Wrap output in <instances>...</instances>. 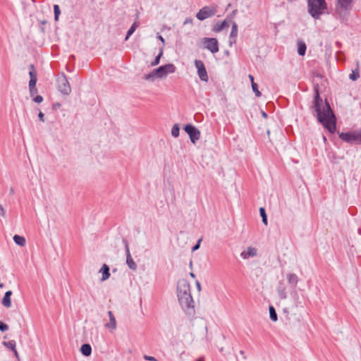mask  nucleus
<instances>
[{"label":"nucleus","mask_w":361,"mask_h":361,"mask_svg":"<svg viewBox=\"0 0 361 361\" xmlns=\"http://www.w3.org/2000/svg\"><path fill=\"white\" fill-rule=\"evenodd\" d=\"M312 108L314 110L318 121L322 123L330 133H334L336 126V116L329 104L326 101L323 102L317 90H315Z\"/></svg>","instance_id":"1"},{"label":"nucleus","mask_w":361,"mask_h":361,"mask_svg":"<svg viewBox=\"0 0 361 361\" xmlns=\"http://www.w3.org/2000/svg\"><path fill=\"white\" fill-rule=\"evenodd\" d=\"M177 297L185 313L189 316L194 315L195 312V302L191 295L190 283L185 279L178 281Z\"/></svg>","instance_id":"2"},{"label":"nucleus","mask_w":361,"mask_h":361,"mask_svg":"<svg viewBox=\"0 0 361 361\" xmlns=\"http://www.w3.org/2000/svg\"><path fill=\"white\" fill-rule=\"evenodd\" d=\"M307 10L312 18L319 19L327 10V4L325 0H307Z\"/></svg>","instance_id":"3"},{"label":"nucleus","mask_w":361,"mask_h":361,"mask_svg":"<svg viewBox=\"0 0 361 361\" xmlns=\"http://www.w3.org/2000/svg\"><path fill=\"white\" fill-rule=\"evenodd\" d=\"M176 66L172 63L161 66L154 69L150 73L145 76L147 80H153L154 78H163L169 73H173L176 71Z\"/></svg>","instance_id":"4"},{"label":"nucleus","mask_w":361,"mask_h":361,"mask_svg":"<svg viewBox=\"0 0 361 361\" xmlns=\"http://www.w3.org/2000/svg\"><path fill=\"white\" fill-rule=\"evenodd\" d=\"M353 0H336V13L341 20H344L348 16L352 9Z\"/></svg>","instance_id":"5"},{"label":"nucleus","mask_w":361,"mask_h":361,"mask_svg":"<svg viewBox=\"0 0 361 361\" xmlns=\"http://www.w3.org/2000/svg\"><path fill=\"white\" fill-rule=\"evenodd\" d=\"M58 90L64 95H68L71 92L69 82L64 74L57 78Z\"/></svg>","instance_id":"6"},{"label":"nucleus","mask_w":361,"mask_h":361,"mask_svg":"<svg viewBox=\"0 0 361 361\" xmlns=\"http://www.w3.org/2000/svg\"><path fill=\"white\" fill-rule=\"evenodd\" d=\"M216 13V9L213 6H204L196 14V18L200 20H204L208 18L214 16Z\"/></svg>","instance_id":"7"},{"label":"nucleus","mask_w":361,"mask_h":361,"mask_svg":"<svg viewBox=\"0 0 361 361\" xmlns=\"http://www.w3.org/2000/svg\"><path fill=\"white\" fill-rule=\"evenodd\" d=\"M204 47L212 54L217 53L219 50V42L216 38L204 37L202 39Z\"/></svg>","instance_id":"8"},{"label":"nucleus","mask_w":361,"mask_h":361,"mask_svg":"<svg viewBox=\"0 0 361 361\" xmlns=\"http://www.w3.org/2000/svg\"><path fill=\"white\" fill-rule=\"evenodd\" d=\"M194 63L195 68H197V75L200 79L203 82H207L209 77L203 61L201 60L195 59Z\"/></svg>","instance_id":"9"},{"label":"nucleus","mask_w":361,"mask_h":361,"mask_svg":"<svg viewBox=\"0 0 361 361\" xmlns=\"http://www.w3.org/2000/svg\"><path fill=\"white\" fill-rule=\"evenodd\" d=\"M184 130L189 135L192 143H195L200 138V131L191 124H188L184 127Z\"/></svg>","instance_id":"10"},{"label":"nucleus","mask_w":361,"mask_h":361,"mask_svg":"<svg viewBox=\"0 0 361 361\" xmlns=\"http://www.w3.org/2000/svg\"><path fill=\"white\" fill-rule=\"evenodd\" d=\"M339 137L344 142L350 144H357V130L341 133Z\"/></svg>","instance_id":"11"},{"label":"nucleus","mask_w":361,"mask_h":361,"mask_svg":"<svg viewBox=\"0 0 361 361\" xmlns=\"http://www.w3.org/2000/svg\"><path fill=\"white\" fill-rule=\"evenodd\" d=\"M30 71L29 72V75L30 77V80L29 81V89L31 96H32V91L37 92V89L35 87L37 83V73L35 69L34 65L31 64L30 66Z\"/></svg>","instance_id":"12"},{"label":"nucleus","mask_w":361,"mask_h":361,"mask_svg":"<svg viewBox=\"0 0 361 361\" xmlns=\"http://www.w3.org/2000/svg\"><path fill=\"white\" fill-rule=\"evenodd\" d=\"M257 255V250L253 247H248L247 250H243L240 253V257L244 259H248L251 257H254Z\"/></svg>","instance_id":"13"},{"label":"nucleus","mask_w":361,"mask_h":361,"mask_svg":"<svg viewBox=\"0 0 361 361\" xmlns=\"http://www.w3.org/2000/svg\"><path fill=\"white\" fill-rule=\"evenodd\" d=\"M108 315L109 322L105 324V326L111 331L115 330L117 326L116 318L111 311L108 312Z\"/></svg>","instance_id":"14"},{"label":"nucleus","mask_w":361,"mask_h":361,"mask_svg":"<svg viewBox=\"0 0 361 361\" xmlns=\"http://www.w3.org/2000/svg\"><path fill=\"white\" fill-rule=\"evenodd\" d=\"M228 26H229L228 22L226 19L222 22L216 23L213 27V31L215 32H220L224 28L228 27Z\"/></svg>","instance_id":"15"},{"label":"nucleus","mask_w":361,"mask_h":361,"mask_svg":"<svg viewBox=\"0 0 361 361\" xmlns=\"http://www.w3.org/2000/svg\"><path fill=\"white\" fill-rule=\"evenodd\" d=\"M99 272L102 274V277L101 279L102 281H104L110 277L109 267L106 264L102 265Z\"/></svg>","instance_id":"16"},{"label":"nucleus","mask_w":361,"mask_h":361,"mask_svg":"<svg viewBox=\"0 0 361 361\" xmlns=\"http://www.w3.org/2000/svg\"><path fill=\"white\" fill-rule=\"evenodd\" d=\"M287 280L288 283L293 288H295L298 281L299 279L298 276L295 274H287Z\"/></svg>","instance_id":"17"},{"label":"nucleus","mask_w":361,"mask_h":361,"mask_svg":"<svg viewBox=\"0 0 361 361\" xmlns=\"http://www.w3.org/2000/svg\"><path fill=\"white\" fill-rule=\"evenodd\" d=\"M238 35V25L236 23L233 22L232 24L231 31L230 33V44L235 42Z\"/></svg>","instance_id":"18"},{"label":"nucleus","mask_w":361,"mask_h":361,"mask_svg":"<svg viewBox=\"0 0 361 361\" xmlns=\"http://www.w3.org/2000/svg\"><path fill=\"white\" fill-rule=\"evenodd\" d=\"M12 295L11 290H8L5 293L2 300V305L8 308L11 306V296Z\"/></svg>","instance_id":"19"},{"label":"nucleus","mask_w":361,"mask_h":361,"mask_svg":"<svg viewBox=\"0 0 361 361\" xmlns=\"http://www.w3.org/2000/svg\"><path fill=\"white\" fill-rule=\"evenodd\" d=\"M297 45H298V54L300 56H304L305 54L306 49H307V46H306L305 43L302 40H299V41H298Z\"/></svg>","instance_id":"20"},{"label":"nucleus","mask_w":361,"mask_h":361,"mask_svg":"<svg viewBox=\"0 0 361 361\" xmlns=\"http://www.w3.org/2000/svg\"><path fill=\"white\" fill-rule=\"evenodd\" d=\"M277 292L280 298L286 299L287 298L286 287L284 286L283 283H279V286L277 288Z\"/></svg>","instance_id":"21"},{"label":"nucleus","mask_w":361,"mask_h":361,"mask_svg":"<svg viewBox=\"0 0 361 361\" xmlns=\"http://www.w3.org/2000/svg\"><path fill=\"white\" fill-rule=\"evenodd\" d=\"M14 242L19 246L23 247L25 245L26 240L23 236L15 235L13 236Z\"/></svg>","instance_id":"22"},{"label":"nucleus","mask_w":361,"mask_h":361,"mask_svg":"<svg viewBox=\"0 0 361 361\" xmlns=\"http://www.w3.org/2000/svg\"><path fill=\"white\" fill-rule=\"evenodd\" d=\"M80 350L82 355L85 356H89L91 355L92 348L90 344L85 343L82 345Z\"/></svg>","instance_id":"23"},{"label":"nucleus","mask_w":361,"mask_h":361,"mask_svg":"<svg viewBox=\"0 0 361 361\" xmlns=\"http://www.w3.org/2000/svg\"><path fill=\"white\" fill-rule=\"evenodd\" d=\"M4 345L6 347H7L8 348L12 350L14 352L16 356H18V352H17V350L16 349V343L15 341L11 340V341H8L7 342H4Z\"/></svg>","instance_id":"24"},{"label":"nucleus","mask_w":361,"mask_h":361,"mask_svg":"<svg viewBox=\"0 0 361 361\" xmlns=\"http://www.w3.org/2000/svg\"><path fill=\"white\" fill-rule=\"evenodd\" d=\"M137 27H138V23L137 22L133 23V24L131 25L130 28L127 32V35L125 38L126 41L129 39V37L133 35V33L135 31V30L137 28Z\"/></svg>","instance_id":"25"},{"label":"nucleus","mask_w":361,"mask_h":361,"mask_svg":"<svg viewBox=\"0 0 361 361\" xmlns=\"http://www.w3.org/2000/svg\"><path fill=\"white\" fill-rule=\"evenodd\" d=\"M126 264L131 270L135 271L137 269V264L132 258V256L126 258Z\"/></svg>","instance_id":"26"},{"label":"nucleus","mask_w":361,"mask_h":361,"mask_svg":"<svg viewBox=\"0 0 361 361\" xmlns=\"http://www.w3.org/2000/svg\"><path fill=\"white\" fill-rule=\"evenodd\" d=\"M269 310L270 319L274 322L277 321V319H278L277 314L276 312L274 307L273 306H269Z\"/></svg>","instance_id":"27"},{"label":"nucleus","mask_w":361,"mask_h":361,"mask_svg":"<svg viewBox=\"0 0 361 361\" xmlns=\"http://www.w3.org/2000/svg\"><path fill=\"white\" fill-rule=\"evenodd\" d=\"M180 128L178 124H174L171 129V135L174 137H178L179 136Z\"/></svg>","instance_id":"28"},{"label":"nucleus","mask_w":361,"mask_h":361,"mask_svg":"<svg viewBox=\"0 0 361 361\" xmlns=\"http://www.w3.org/2000/svg\"><path fill=\"white\" fill-rule=\"evenodd\" d=\"M350 79L355 81L360 78V73L358 68L353 71L352 73L349 76Z\"/></svg>","instance_id":"29"},{"label":"nucleus","mask_w":361,"mask_h":361,"mask_svg":"<svg viewBox=\"0 0 361 361\" xmlns=\"http://www.w3.org/2000/svg\"><path fill=\"white\" fill-rule=\"evenodd\" d=\"M259 213H260V216H262V222L264 223V225H267V217L265 209L264 208L261 207L259 209Z\"/></svg>","instance_id":"30"},{"label":"nucleus","mask_w":361,"mask_h":361,"mask_svg":"<svg viewBox=\"0 0 361 361\" xmlns=\"http://www.w3.org/2000/svg\"><path fill=\"white\" fill-rule=\"evenodd\" d=\"M163 54V49L160 50L159 54L156 56L155 59L153 62H152V66H157L159 63L160 59Z\"/></svg>","instance_id":"31"},{"label":"nucleus","mask_w":361,"mask_h":361,"mask_svg":"<svg viewBox=\"0 0 361 361\" xmlns=\"http://www.w3.org/2000/svg\"><path fill=\"white\" fill-rule=\"evenodd\" d=\"M54 19L55 20H58L59 15L61 13L59 6L58 5L54 6Z\"/></svg>","instance_id":"32"},{"label":"nucleus","mask_w":361,"mask_h":361,"mask_svg":"<svg viewBox=\"0 0 361 361\" xmlns=\"http://www.w3.org/2000/svg\"><path fill=\"white\" fill-rule=\"evenodd\" d=\"M252 89L253 92L255 93L256 97H259L261 96V92L258 90L257 84L255 83V82H252Z\"/></svg>","instance_id":"33"},{"label":"nucleus","mask_w":361,"mask_h":361,"mask_svg":"<svg viewBox=\"0 0 361 361\" xmlns=\"http://www.w3.org/2000/svg\"><path fill=\"white\" fill-rule=\"evenodd\" d=\"M123 243L125 244V251H126V258L131 257L128 242L126 240H124Z\"/></svg>","instance_id":"34"},{"label":"nucleus","mask_w":361,"mask_h":361,"mask_svg":"<svg viewBox=\"0 0 361 361\" xmlns=\"http://www.w3.org/2000/svg\"><path fill=\"white\" fill-rule=\"evenodd\" d=\"M8 329V326L7 324H4L2 322H0V331H6Z\"/></svg>","instance_id":"35"},{"label":"nucleus","mask_w":361,"mask_h":361,"mask_svg":"<svg viewBox=\"0 0 361 361\" xmlns=\"http://www.w3.org/2000/svg\"><path fill=\"white\" fill-rule=\"evenodd\" d=\"M33 100L35 102L39 104V103L42 102L43 97L40 95H37L33 99Z\"/></svg>","instance_id":"36"},{"label":"nucleus","mask_w":361,"mask_h":361,"mask_svg":"<svg viewBox=\"0 0 361 361\" xmlns=\"http://www.w3.org/2000/svg\"><path fill=\"white\" fill-rule=\"evenodd\" d=\"M143 358L145 360H148V361H154V360H155V357H154L149 356V355H144Z\"/></svg>","instance_id":"37"},{"label":"nucleus","mask_w":361,"mask_h":361,"mask_svg":"<svg viewBox=\"0 0 361 361\" xmlns=\"http://www.w3.org/2000/svg\"><path fill=\"white\" fill-rule=\"evenodd\" d=\"M0 215L3 217L6 216L5 209L1 204H0Z\"/></svg>","instance_id":"38"},{"label":"nucleus","mask_w":361,"mask_h":361,"mask_svg":"<svg viewBox=\"0 0 361 361\" xmlns=\"http://www.w3.org/2000/svg\"><path fill=\"white\" fill-rule=\"evenodd\" d=\"M357 144H361V128L357 130Z\"/></svg>","instance_id":"39"},{"label":"nucleus","mask_w":361,"mask_h":361,"mask_svg":"<svg viewBox=\"0 0 361 361\" xmlns=\"http://www.w3.org/2000/svg\"><path fill=\"white\" fill-rule=\"evenodd\" d=\"M38 117H39V119L42 121V122H44V114L40 111L38 114Z\"/></svg>","instance_id":"40"},{"label":"nucleus","mask_w":361,"mask_h":361,"mask_svg":"<svg viewBox=\"0 0 361 361\" xmlns=\"http://www.w3.org/2000/svg\"><path fill=\"white\" fill-rule=\"evenodd\" d=\"M195 285H196V287H197V290H198L199 292H200V291H201V290H202V288H201V284H200V281H197L195 282Z\"/></svg>","instance_id":"41"},{"label":"nucleus","mask_w":361,"mask_h":361,"mask_svg":"<svg viewBox=\"0 0 361 361\" xmlns=\"http://www.w3.org/2000/svg\"><path fill=\"white\" fill-rule=\"evenodd\" d=\"M200 241H201V240H200L198 241V243L192 247V250L193 251L197 250L200 247Z\"/></svg>","instance_id":"42"},{"label":"nucleus","mask_w":361,"mask_h":361,"mask_svg":"<svg viewBox=\"0 0 361 361\" xmlns=\"http://www.w3.org/2000/svg\"><path fill=\"white\" fill-rule=\"evenodd\" d=\"M157 38L162 42L163 44H164L165 41H164V39L162 37L161 35H159L157 36Z\"/></svg>","instance_id":"43"},{"label":"nucleus","mask_w":361,"mask_h":361,"mask_svg":"<svg viewBox=\"0 0 361 361\" xmlns=\"http://www.w3.org/2000/svg\"><path fill=\"white\" fill-rule=\"evenodd\" d=\"M192 19L188 18V19H186L185 20L184 24L185 25V24H188V23H192Z\"/></svg>","instance_id":"44"},{"label":"nucleus","mask_w":361,"mask_h":361,"mask_svg":"<svg viewBox=\"0 0 361 361\" xmlns=\"http://www.w3.org/2000/svg\"><path fill=\"white\" fill-rule=\"evenodd\" d=\"M238 11L236 9L233 10L232 13L231 14V18L233 17L236 13Z\"/></svg>","instance_id":"45"},{"label":"nucleus","mask_w":361,"mask_h":361,"mask_svg":"<svg viewBox=\"0 0 361 361\" xmlns=\"http://www.w3.org/2000/svg\"><path fill=\"white\" fill-rule=\"evenodd\" d=\"M248 77L251 81V84H252V82H254V77L252 75H249Z\"/></svg>","instance_id":"46"},{"label":"nucleus","mask_w":361,"mask_h":361,"mask_svg":"<svg viewBox=\"0 0 361 361\" xmlns=\"http://www.w3.org/2000/svg\"><path fill=\"white\" fill-rule=\"evenodd\" d=\"M10 193L13 195L14 193V189L13 188H10Z\"/></svg>","instance_id":"47"},{"label":"nucleus","mask_w":361,"mask_h":361,"mask_svg":"<svg viewBox=\"0 0 361 361\" xmlns=\"http://www.w3.org/2000/svg\"><path fill=\"white\" fill-rule=\"evenodd\" d=\"M196 361H204V359H203V357H200V358L197 359Z\"/></svg>","instance_id":"48"},{"label":"nucleus","mask_w":361,"mask_h":361,"mask_svg":"<svg viewBox=\"0 0 361 361\" xmlns=\"http://www.w3.org/2000/svg\"><path fill=\"white\" fill-rule=\"evenodd\" d=\"M190 276H191V277H192V278H195V275L192 272H191V273L190 274Z\"/></svg>","instance_id":"49"},{"label":"nucleus","mask_w":361,"mask_h":361,"mask_svg":"<svg viewBox=\"0 0 361 361\" xmlns=\"http://www.w3.org/2000/svg\"><path fill=\"white\" fill-rule=\"evenodd\" d=\"M262 116L266 118L267 116V114L265 112H262Z\"/></svg>","instance_id":"50"},{"label":"nucleus","mask_w":361,"mask_h":361,"mask_svg":"<svg viewBox=\"0 0 361 361\" xmlns=\"http://www.w3.org/2000/svg\"><path fill=\"white\" fill-rule=\"evenodd\" d=\"M323 140H324V142H326V137L324 135H323Z\"/></svg>","instance_id":"51"},{"label":"nucleus","mask_w":361,"mask_h":361,"mask_svg":"<svg viewBox=\"0 0 361 361\" xmlns=\"http://www.w3.org/2000/svg\"><path fill=\"white\" fill-rule=\"evenodd\" d=\"M240 353L242 355H243V356H244L245 353H244V351H243V350H240Z\"/></svg>","instance_id":"52"},{"label":"nucleus","mask_w":361,"mask_h":361,"mask_svg":"<svg viewBox=\"0 0 361 361\" xmlns=\"http://www.w3.org/2000/svg\"><path fill=\"white\" fill-rule=\"evenodd\" d=\"M3 283H0V288H2L3 287Z\"/></svg>","instance_id":"53"},{"label":"nucleus","mask_w":361,"mask_h":361,"mask_svg":"<svg viewBox=\"0 0 361 361\" xmlns=\"http://www.w3.org/2000/svg\"><path fill=\"white\" fill-rule=\"evenodd\" d=\"M36 92H35V91H32V95H33L34 94H35Z\"/></svg>","instance_id":"54"},{"label":"nucleus","mask_w":361,"mask_h":361,"mask_svg":"<svg viewBox=\"0 0 361 361\" xmlns=\"http://www.w3.org/2000/svg\"><path fill=\"white\" fill-rule=\"evenodd\" d=\"M154 361H158V360L155 358V360H154Z\"/></svg>","instance_id":"55"}]
</instances>
